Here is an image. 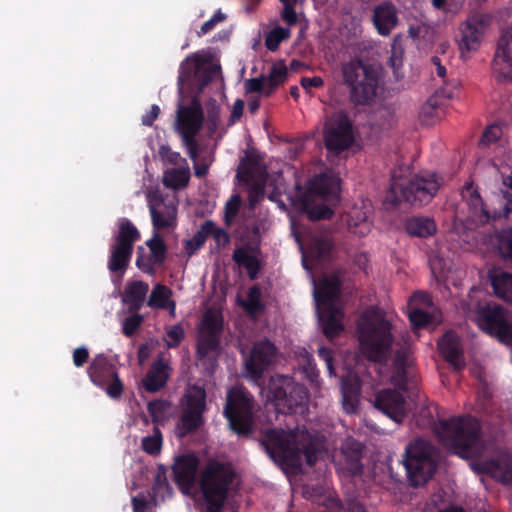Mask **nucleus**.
<instances>
[{
    "instance_id": "bb28decb",
    "label": "nucleus",
    "mask_w": 512,
    "mask_h": 512,
    "mask_svg": "<svg viewBox=\"0 0 512 512\" xmlns=\"http://www.w3.org/2000/svg\"><path fill=\"white\" fill-rule=\"evenodd\" d=\"M302 249V263L307 271H311L316 262L327 259L332 251L333 242L329 234H314L306 248L300 244Z\"/></svg>"
},
{
    "instance_id": "7c9ffc66",
    "label": "nucleus",
    "mask_w": 512,
    "mask_h": 512,
    "mask_svg": "<svg viewBox=\"0 0 512 512\" xmlns=\"http://www.w3.org/2000/svg\"><path fill=\"white\" fill-rule=\"evenodd\" d=\"M198 459L188 454L176 458L173 465L175 480L182 489H189L196 477Z\"/></svg>"
},
{
    "instance_id": "774afa93",
    "label": "nucleus",
    "mask_w": 512,
    "mask_h": 512,
    "mask_svg": "<svg viewBox=\"0 0 512 512\" xmlns=\"http://www.w3.org/2000/svg\"><path fill=\"white\" fill-rule=\"evenodd\" d=\"M301 86L309 93L312 88H320L323 85V79L319 76L304 77L300 81Z\"/></svg>"
},
{
    "instance_id": "6ab92c4d",
    "label": "nucleus",
    "mask_w": 512,
    "mask_h": 512,
    "mask_svg": "<svg viewBox=\"0 0 512 512\" xmlns=\"http://www.w3.org/2000/svg\"><path fill=\"white\" fill-rule=\"evenodd\" d=\"M324 141L331 153L347 149L352 141L351 125L343 113H336L325 123Z\"/></svg>"
},
{
    "instance_id": "8fccbe9b",
    "label": "nucleus",
    "mask_w": 512,
    "mask_h": 512,
    "mask_svg": "<svg viewBox=\"0 0 512 512\" xmlns=\"http://www.w3.org/2000/svg\"><path fill=\"white\" fill-rule=\"evenodd\" d=\"M158 154L165 165H172V167H176L187 163V160L183 158L180 153L172 151V149L165 144L159 147Z\"/></svg>"
},
{
    "instance_id": "864d4df0",
    "label": "nucleus",
    "mask_w": 512,
    "mask_h": 512,
    "mask_svg": "<svg viewBox=\"0 0 512 512\" xmlns=\"http://www.w3.org/2000/svg\"><path fill=\"white\" fill-rule=\"evenodd\" d=\"M162 444V437L158 430H155L154 433L150 436L143 438L142 447L144 451L149 454H156L160 451Z\"/></svg>"
},
{
    "instance_id": "49530a36",
    "label": "nucleus",
    "mask_w": 512,
    "mask_h": 512,
    "mask_svg": "<svg viewBox=\"0 0 512 512\" xmlns=\"http://www.w3.org/2000/svg\"><path fill=\"white\" fill-rule=\"evenodd\" d=\"M286 77L287 67L285 64L282 62L275 63L270 70L269 76L264 78L268 86L267 94H270L275 87L284 83Z\"/></svg>"
},
{
    "instance_id": "1a4fd4ad",
    "label": "nucleus",
    "mask_w": 512,
    "mask_h": 512,
    "mask_svg": "<svg viewBox=\"0 0 512 512\" xmlns=\"http://www.w3.org/2000/svg\"><path fill=\"white\" fill-rule=\"evenodd\" d=\"M503 183L508 186V189L501 195H496L489 206L483 204L478 191L472 184H468L463 189L462 198L469 209L466 219L468 228L484 225L491 218L507 216L512 211V173L504 179Z\"/></svg>"
},
{
    "instance_id": "2f4dec72",
    "label": "nucleus",
    "mask_w": 512,
    "mask_h": 512,
    "mask_svg": "<svg viewBox=\"0 0 512 512\" xmlns=\"http://www.w3.org/2000/svg\"><path fill=\"white\" fill-rule=\"evenodd\" d=\"M373 23L380 35H389L398 24L395 6L388 2L377 5L374 8Z\"/></svg>"
},
{
    "instance_id": "a878e982",
    "label": "nucleus",
    "mask_w": 512,
    "mask_h": 512,
    "mask_svg": "<svg viewBox=\"0 0 512 512\" xmlns=\"http://www.w3.org/2000/svg\"><path fill=\"white\" fill-rule=\"evenodd\" d=\"M458 46L463 57L477 51L481 45L484 35V22L479 17H472L465 21L460 27Z\"/></svg>"
},
{
    "instance_id": "f8f14e48",
    "label": "nucleus",
    "mask_w": 512,
    "mask_h": 512,
    "mask_svg": "<svg viewBox=\"0 0 512 512\" xmlns=\"http://www.w3.org/2000/svg\"><path fill=\"white\" fill-rule=\"evenodd\" d=\"M342 75L356 103H367L377 95L379 73L373 66L364 65L359 60H351L343 64Z\"/></svg>"
},
{
    "instance_id": "4d7b16f0",
    "label": "nucleus",
    "mask_w": 512,
    "mask_h": 512,
    "mask_svg": "<svg viewBox=\"0 0 512 512\" xmlns=\"http://www.w3.org/2000/svg\"><path fill=\"white\" fill-rule=\"evenodd\" d=\"M184 337V330L181 325H173L167 328L164 337L165 343L168 347L177 346Z\"/></svg>"
},
{
    "instance_id": "6e6d98bb",
    "label": "nucleus",
    "mask_w": 512,
    "mask_h": 512,
    "mask_svg": "<svg viewBox=\"0 0 512 512\" xmlns=\"http://www.w3.org/2000/svg\"><path fill=\"white\" fill-rule=\"evenodd\" d=\"M476 377L478 379V399L482 401L480 405L484 406V401L492 396V389L485 372L477 373Z\"/></svg>"
},
{
    "instance_id": "de8ad7c7",
    "label": "nucleus",
    "mask_w": 512,
    "mask_h": 512,
    "mask_svg": "<svg viewBox=\"0 0 512 512\" xmlns=\"http://www.w3.org/2000/svg\"><path fill=\"white\" fill-rule=\"evenodd\" d=\"M149 413L154 422H164L172 414V406L165 401H154L148 404Z\"/></svg>"
},
{
    "instance_id": "5701e85b",
    "label": "nucleus",
    "mask_w": 512,
    "mask_h": 512,
    "mask_svg": "<svg viewBox=\"0 0 512 512\" xmlns=\"http://www.w3.org/2000/svg\"><path fill=\"white\" fill-rule=\"evenodd\" d=\"M492 71L500 81H512V27L498 41Z\"/></svg>"
},
{
    "instance_id": "c03bdc74",
    "label": "nucleus",
    "mask_w": 512,
    "mask_h": 512,
    "mask_svg": "<svg viewBox=\"0 0 512 512\" xmlns=\"http://www.w3.org/2000/svg\"><path fill=\"white\" fill-rule=\"evenodd\" d=\"M490 245L501 257L512 261V228L497 232L490 238Z\"/></svg>"
},
{
    "instance_id": "338daca9",
    "label": "nucleus",
    "mask_w": 512,
    "mask_h": 512,
    "mask_svg": "<svg viewBox=\"0 0 512 512\" xmlns=\"http://www.w3.org/2000/svg\"><path fill=\"white\" fill-rule=\"evenodd\" d=\"M157 502L146 500L143 496L133 498V507L135 512H153Z\"/></svg>"
},
{
    "instance_id": "f03ea898",
    "label": "nucleus",
    "mask_w": 512,
    "mask_h": 512,
    "mask_svg": "<svg viewBox=\"0 0 512 512\" xmlns=\"http://www.w3.org/2000/svg\"><path fill=\"white\" fill-rule=\"evenodd\" d=\"M357 337L365 357L377 363L385 362L379 368L380 376L397 389H403L410 359L406 348L396 349L391 318L379 309L366 310L358 320Z\"/></svg>"
},
{
    "instance_id": "bf43d9fd",
    "label": "nucleus",
    "mask_w": 512,
    "mask_h": 512,
    "mask_svg": "<svg viewBox=\"0 0 512 512\" xmlns=\"http://www.w3.org/2000/svg\"><path fill=\"white\" fill-rule=\"evenodd\" d=\"M241 205V198L239 195L234 194L227 201L225 205V219L227 223H230L232 219L237 215Z\"/></svg>"
},
{
    "instance_id": "a18cd8bd",
    "label": "nucleus",
    "mask_w": 512,
    "mask_h": 512,
    "mask_svg": "<svg viewBox=\"0 0 512 512\" xmlns=\"http://www.w3.org/2000/svg\"><path fill=\"white\" fill-rule=\"evenodd\" d=\"M418 117L422 124L433 125L443 117V109L435 98H430L421 106Z\"/></svg>"
},
{
    "instance_id": "4be33fe9",
    "label": "nucleus",
    "mask_w": 512,
    "mask_h": 512,
    "mask_svg": "<svg viewBox=\"0 0 512 512\" xmlns=\"http://www.w3.org/2000/svg\"><path fill=\"white\" fill-rule=\"evenodd\" d=\"M409 319L415 328L427 327L440 322L439 313L434 310L430 297L424 292L414 293L408 302Z\"/></svg>"
},
{
    "instance_id": "a211bd4d",
    "label": "nucleus",
    "mask_w": 512,
    "mask_h": 512,
    "mask_svg": "<svg viewBox=\"0 0 512 512\" xmlns=\"http://www.w3.org/2000/svg\"><path fill=\"white\" fill-rule=\"evenodd\" d=\"M153 228L159 231H171L177 226L178 201L175 196L164 197L157 191L147 193Z\"/></svg>"
},
{
    "instance_id": "4c0bfd02",
    "label": "nucleus",
    "mask_w": 512,
    "mask_h": 512,
    "mask_svg": "<svg viewBox=\"0 0 512 512\" xmlns=\"http://www.w3.org/2000/svg\"><path fill=\"white\" fill-rule=\"evenodd\" d=\"M453 259L454 253H451L449 247L445 243L438 244L429 259L433 273L444 276L445 272L451 269Z\"/></svg>"
},
{
    "instance_id": "20e7f679",
    "label": "nucleus",
    "mask_w": 512,
    "mask_h": 512,
    "mask_svg": "<svg viewBox=\"0 0 512 512\" xmlns=\"http://www.w3.org/2000/svg\"><path fill=\"white\" fill-rule=\"evenodd\" d=\"M340 180L332 172L314 178L303 192L296 187L295 195L289 196L291 204L305 212L309 219H328L333 214V207L338 200Z\"/></svg>"
},
{
    "instance_id": "a19ab883",
    "label": "nucleus",
    "mask_w": 512,
    "mask_h": 512,
    "mask_svg": "<svg viewBox=\"0 0 512 512\" xmlns=\"http://www.w3.org/2000/svg\"><path fill=\"white\" fill-rule=\"evenodd\" d=\"M148 289V285L142 281H130L126 285L123 301L131 308L139 309L144 303Z\"/></svg>"
},
{
    "instance_id": "58836bf2",
    "label": "nucleus",
    "mask_w": 512,
    "mask_h": 512,
    "mask_svg": "<svg viewBox=\"0 0 512 512\" xmlns=\"http://www.w3.org/2000/svg\"><path fill=\"white\" fill-rule=\"evenodd\" d=\"M259 252L255 248L241 247L235 250L233 259L239 265L244 267L249 276L254 279L259 268Z\"/></svg>"
},
{
    "instance_id": "393cba45",
    "label": "nucleus",
    "mask_w": 512,
    "mask_h": 512,
    "mask_svg": "<svg viewBox=\"0 0 512 512\" xmlns=\"http://www.w3.org/2000/svg\"><path fill=\"white\" fill-rule=\"evenodd\" d=\"M166 248L163 240L157 233L146 242V248L138 247L136 265L145 273L152 274L156 267L160 266L165 258Z\"/></svg>"
},
{
    "instance_id": "412c9836",
    "label": "nucleus",
    "mask_w": 512,
    "mask_h": 512,
    "mask_svg": "<svg viewBox=\"0 0 512 512\" xmlns=\"http://www.w3.org/2000/svg\"><path fill=\"white\" fill-rule=\"evenodd\" d=\"M276 360V348L268 340L256 342L245 359V369L248 376L257 380Z\"/></svg>"
},
{
    "instance_id": "423d86ee",
    "label": "nucleus",
    "mask_w": 512,
    "mask_h": 512,
    "mask_svg": "<svg viewBox=\"0 0 512 512\" xmlns=\"http://www.w3.org/2000/svg\"><path fill=\"white\" fill-rule=\"evenodd\" d=\"M435 433L450 452L461 458L470 459L486 450V443L480 436L479 423L474 418L439 421L435 426Z\"/></svg>"
},
{
    "instance_id": "e2e57ef3",
    "label": "nucleus",
    "mask_w": 512,
    "mask_h": 512,
    "mask_svg": "<svg viewBox=\"0 0 512 512\" xmlns=\"http://www.w3.org/2000/svg\"><path fill=\"white\" fill-rule=\"evenodd\" d=\"M502 136V129L498 125L489 126L480 140L481 145H489Z\"/></svg>"
},
{
    "instance_id": "473e14b6",
    "label": "nucleus",
    "mask_w": 512,
    "mask_h": 512,
    "mask_svg": "<svg viewBox=\"0 0 512 512\" xmlns=\"http://www.w3.org/2000/svg\"><path fill=\"white\" fill-rule=\"evenodd\" d=\"M438 348L440 353L455 368L459 369L464 365L462 347L455 333H446L438 342Z\"/></svg>"
},
{
    "instance_id": "09e8293b",
    "label": "nucleus",
    "mask_w": 512,
    "mask_h": 512,
    "mask_svg": "<svg viewBox=\"0 0 512 512\" xmlns=\"http://www.w3.org/2000/svg\"><path fill=\"white\" fill-rule=\"evenodd\" d=\"M290 34L291 32L289 28L276 27L272 29L266 37V47L271 51H275L282 41L290 37Z\"/></svg>"
},
{
    "instance_id": "4468645a",
    "label": "nucleus",
    "mask_w": 512,
    "mask_h": 512,
    "mask_svg": "<svg viewBox=\"0 0 512 512\" xmlns=\"http://www.w3.org/2000/svg\"><path fill=\"white\" fill-rule=\"evenodd\" d=\"M206 411V392L199 386L186 389L180 401V419L176 425V434L180 437L198 429L204 423Z\"/></svg>"
},
{
    "instance_id": "7ed1b4c3",
    "label": "nucleus",
    "mask_w": 512,
    "mask_h": 512,
    "mask_svg": "<svg viewBox=\"0 0 512 512\" xmlns=\"http://www.w3.org/2000/svg\"><path fill=\"white\" fill-rule=\"evenodd\" d=\"M263 445L270 458L281 466L297 467L305 460L312 465L322 454L318 437L312 438L305 430H268Z\"/></svg>"
},
{
    "instance_id": "cd10ccee",
    "label": "nucleus",
    "mask_w": 512,
    "mask_h": 512,
    "mask_svg": "<svg viewBox=\"0 0 512 512\" xmlns=\"http://www.w3.org/2000/svg\"><path fill=\"white\" fill-rule=\"evenodd\" d=\"M375 407L397 423L402 422L406 414V403L398 391L379 392L375 398Z\"/></svg>"
},
{
    "instance_id": "2eb2a0df",
    "label": "nucleus",
    "mask_w": 512,
    "mask_h": 512,
    "mask_svg": "<svg viewBox=\"0 0 512 512\" xmlns=\"http://www.w3.org/2000/svg\"><path fill=\"white\" fill-rule=\"evenodd\" d=\"M252 409V400L246 390L242 387H234L229 391L224 414L233 431L244 434L250 430Z\"/></svg>"
},
{
    "instance_id": "e433bc0d",
    "label": "nucleus",
    "mask_w": 512,
    "mask_h": 512,
    "mask_svg": "<svg viewBox=\"0 0 512 512\" xmlns=\"http://www.w3.org/2000/svg\"><path fill=\"white\" fill-rule=\"evenodd\" d=\"M169 378V367L162 360L156 361L145 379L143 385L149 392H156L161 389Z\"/></svg>"
},
{
    "instance_id": "052dcab7",
    "label": "nucleus",
    "mask_w": 512,
    "mask_h": 512,
    "mask_svg": "<svg viewBox=\"0 0 512 512\" xmlns=\"http://www.w3.org/2000/svg\"><path fill=\"white\" fill-rule=\"evenodd\" d=\"M267 177L264 172L260 174V179L253 183V187L251 188L249 200L250 205L254 206L256 202L263 196V189L266 183Z\"/></svg>"
},
{
    "instance_id": "dca6fc26",
    "label": "nucleus",
    "mask_w": 512,
    "mask_h": 512,
    "mask_svg": "<svg viewBox=\"0 0 512 512\" xmlns=\"http://www.w3.org/2000/svg\"><path fill=\"white\" fill-rule=\"evenodd\" d=\"M223 326V317L220 309L207 310L199 325L198 357L202 361L205 358L213 360L217 354L220 333Z\"/></svg>"
},
{
    "instance_id": "680f3d73",
    "label": "nucleus",
    "mask_w": 512,
    "mask_h": 512,
    "mask_svg": "<svg viewBox=\"0 0 512 512\" xmlns=\"http://www.w3.org/2000/svg\"><path fill=\"white\" fill-rule=\"evenodd\" d=\"M226 18L225 14L221 11H217L208 21H206L197 32L198 36H203L212 31L217 24L224 21Z\"/></svg>"
},
{
    "instance_id": "b1692460",
    "label": "nucleus",
    "mask_w": 512,
    "mask_h": 512,
    "mask_svg": "<svg viewBox=\"0 0 512 512\" xmlns=\"http://www.w3.org/2000/svg\"><path fill=\"white\" fill-rule=\"evenodd\" d=\"M470 467L478 474H488L504 484H512V455L502 452L486 463L470 462Z\"/></svg>"
},
{
    "instance_id": "f257e3e1",
    "label": "nucleus",
    "mask_w": 512,
    "mask_h": 512,
    "mask_svg": "<svg viewBox=\"0 0 512 512\" xmlns=\"http://www.w3.org/2000/svg\"><path fill=\"white\" fill-rule=\"evenodd\" d=\"M219 72V66L211 61L207 52H197L188 56L180 65L178 92L180 95L174 128L188 148V154L196 160L195 136L202 127L209 134L217 131L219 125V109L212 107L204 112L200 102L193 98L190 103L184 102V94L199 92Z\"/></svg>"
},
{
    "instance_id": "37998d69",
    "label": "nucleus",
    "mask_w": 512,
    "mask_h": 512,
    "mask_svg": "<svg viewBox=\"0 0 512 512\" xmlns=\"http://www.w3.org/2000/svg\"><path fill=\"white\" fill-rule=\"evenodd\" d=\"M406 230L412 236L428 237L436 232V224L428 217H413L406 222Z\"/></svg>"
},
{
    "instance_id": "9d476101",
    "label": "nucleus",
    "mask_w": 512,
    "mask_h": 512,
    "mask_svg": "<svg viewBox=\"0 0 512 512\" xmlns=\"http://www.w3.org/2000/svg\"><path fill=\"white\" fill-rule=\"evenodd\" d=\"M481 291L473 289L469 294L471 302L467 306V314L477 326L499 342L512 344V318L498 305L474 304Z\"/></svg>"
},
{
    "instance_id": "72a5a7b5",
    "label": "nucleus",
    "mask_w": 512,
    "mask_h": 512,
    "mask_svg": "<svg viewBox=\"0 0 512 512\" xmlns=\"http://www.w3.org/2000/svg\"><path fill=\"white\" fill-rule=\"evenodd\" d=\"M341 390L344 410L347 413H354L358 407V392L360 390V382L357 375L348 371L346 378L342 377Z\"/></svg>"
},
{
    "instance_id": "c9c22d12",
    "label": "nucleus",
    "mask_w": 512,
    "mask_h": 512,
    "mask_svg": "<svg viewBox=\"0 0 512 512\" xmlns=\"http://www.w3.org/2000/svg\"><path fill=\"white\" fill-rule=\"evenodd\" d=\"M190 180V167L188 163L176 167L166 168L163 173V184L171 189H184Z\"/></svg>"
},
{
    "instance_id": "ddd939ff",
    "label": "nucleus",
    "mask_w": 512,
    "mask_h": 512,
    "mask_svg": "<svg viewBox=\"0 0 512 512\" xmlns=\"http://www.w3.org/2000/svg\"><path fill=\"white\" fill-rule=\"evenodd\" d=\"M403 463L411 485L420 486L432 477L436 469V455L431 445L420 439L406 448Z\"/></svg>"
},
{
    "instance_id": "f704fd0d",
    "label": "nucleus",
    "mask_w": 512,
    "mask_h": 512,
    "mask_svg": "<svg viewBox=\"0 0 512 512\" xmlns=\"http://www.w3.org/2000/svg\"><path fill=\"white\" fill-rule=\"evenodd\" d=\"M147 304L152 309H167L172 316L175 315L176 304L172 300V291L162 284L153 287Z\"/></svg>"
},
{
    "instance_id": "79ce46f5",
    "label": "nucleus",
    "mask_w": 512,
    "mask_h": 512,
    "mask_svg": "<svg viewBox=\"0 0 512 512\" xmlns=\"http://www.w3.org/2000/svg\"><path fill=\"white\" fill-rule=\"evenodd\" d=\"M214 234L218 241H227V235L221 229H216L214 224L210 221L202 225L201 230L193 237V239L186 241V251L188 254L195 252L205 240L206 235Z\"/></svg>"
},
{
    "instance_id": "9b49d317",
    "label": "nucleus",
    "mask_w": 512,
    "mask_h": 512,
    "mask_svg": "<svg viewBox=\"0 0 512 512\" xmlns=\"http://www.w3.org/2000/svg\"><path fill=\"white\" fill-rule=\"evenodd\" d=\"M261 393L267 401V409L273 406L281 413L297 412L298 407L303 406L308 399L304 387L286 376L272 377Z\"/></svg>"
},
{
    "instance_id": "aec40b11",
    "label": "nucleus",
    "mask_w": 512,
    "mask_h": 512,
    "mask_svg": "<svg viewBox=\"0 0 512 512\" xmlns=\"http://www.w3.org/2000/svg\"><path fill=\"white\" fill-rule=\"evenodd\" d=\"M91 381L104 389L111 398H118L123 392V385L112 365L104 356H97L88 369Z\"/></svg>"
},
{
    "instance_id": "c85d7f7f",
    "label": "nucleus",
    "mask_w": 512,
    "mask_h": 512,
    "mask_svg": "<svg viewBox=\"0 0 512 512\" xmlns=\"http://www.w3.org/2000/svg\"><path fill=\"white\" fill-rule=\"evenodd\" d=\"M361 444L351 439H347L343 444L341 451L336 455L335 463L341 474L357 475L361 471Z\"/></svg>"
},
{
    "instance_id": "0eeeda50",
    "label": "nucleus",
    "mask_w": 512,
    "mask_h": 512,
    "mask_svg": "<svg viewBox=\"0 0 512 512\" xmlns=\"http://www.w3.org/2000/svg\"><path fill=\"white\" fill-rule=\"evenodd\" d=\"M409 174L408 166H401L393 171L390 191L386 196V201L391 205L403 201L417 205L426 204L440 187V181L434 173L423 172L413 179L408 177Z\"/></svg>"
},
{
    "instance_id": "6e6552de",
    "label": "nucleus",
    "mask_w": 512,
    "mask_h": 512,
    "mask_svg": "<svg viewBox=\"0 0 512 512\" xmlns=\"http://www.w3.org/2000/svg\"><path fill=\"white\" fill-rule=\"evenodd\" d=\"M340 281L337 275H324L319 282L313 279V295L319 323L329 338L338 336L344 329L339 298Z\"/></svg>"
},
{
    "instance_id": "c756f323",
    "label": "nucleus",
    "mask_w": 512,
    "mask_h": 512,
    "mask_svg": "<svg viewBox=\"0 0 512 512\" xmlns=\"http://www.w3.org/2000/svg\"><path fill=\"white\" fill-rule=\"evenodd\" d=\"M372 205L368 201H361L350 208L347 213L348 229L359 236H365L371 231Z\"/></svg>"
},
{
    "instance_id": "5fc2aeb1",
    "label": "nucleus",
    "mask_w": 512,
    "mask_h": 512,
    "mask_svg": "<svg viewBox=\"0 0 512 512\" xmlns=\"http://www.w3.org/2000/svg\"><path fill=\"white\" fill-rule=\"evenodd\" d=\"M260 297L261 293L257 287H252L249 289L247 300L242 302V304L250 314H255L260 310Z\"/></svg>"
},
{
    "instance_id": "39448f33",
    "label": "nucleus",
    "mask_w": 512,
    "mask_h": 512,
    "mask_svg": "<svg viewBox=\"0 0 512 512\" xmlns=\"http://www.w3.org/2000/svg\"><path fill=\"white\" fill-rule=\"evenodd\" d=\"M236 485V475L228 464L211 461L201 474L200 487L203 506L207 512H236L237 506L231 501Z\"/></svg>"
},
{
    "instance_id": "69168bd1",
    "label": "nucleus",
    "mask_w": 512,
    "mask_h": 512,
    "mask_svg": "<svg viewBox=\"0 0 512 512\" xmlns=\"http://www.w3.org/2000/svg\"><path fill=\"white\" fill-rule=\"evenodd\" d=\"M142 322V316L135 314L132 316H129L123 321L122 328L123 333L127 336H131L134 334V332L137 330V328L140 326Z\"/></svg>"
},
{
    "instance_id": "13d9d810",
    "label": "nucleus",
    "mask_w": 512,
    "mask_h": 512,
    "mask_svg": "<svg viewBox=\"0 0 512 512\" xmlns=\"http://www.w3.org/2000/svg\"><path fill=\"white\" fill-rule=\"evenodd\" d=\"M298 358L299 367H301L309 377H314L316 373L313 365V359L309 352L305 348H300Z\"/></svg>"
},
{
    "instance_id": "f3484780",
    "label": "nucleus",
    "mask_w": 512,
    "mask_h": 512,
    "mask_svg": "<svg viewBox=\"0 0 512 512\" xmlns=\"http://www.w3.org/2000/svg\"><path fill=\"white\" fill-rule=\"evenodd\" d=\"M119 231L111 247V256L108 268L112 272L124 270L130 260L134 242L140 238L136 227L127 219L119 221Z\"/></svg>"
},
{
    "instance_id": "ea45409f",
    "label": "nucleus",
    "mask_w": 512,
    "mask_h": 512,
    "mask_svg": "<svg viewBox=\"0 0 512 512\" xmlns=\"http://www.w3.org/2000/svg\"><path fill=\"white\" fill-rule=\"evenodd\" d=\"M490 280L495 294L512 303V275L500 269L490 272Z\"/></svg>"
},
{
    "instance_id": "603ef678",
    "label": "nucleus",
    "mask_w": 512,
    "mask_h": 512,
    "mask_svg": "<svg viewBox=\"0 0 512 512\" xmlns=\"http://www.w3.org/2000/svg\"><path fill=\"white\" fill-rule=\"evenodd\" d=\"M153 493L155 502L163 501L170 497L172 494V488L166 481L165 477L161 474H158L157 476L156 483L153 488Z\"/></svg>"
},
{
    "instance_id": "3c124183",
    "label": "nucleus",
    "mask_w": 512,
    "mask_h": 512,
    "mask_svg": "<svg viewBox=\"0 0 512 512\" xmlns=\"http://www.w3.org/2000/svg\"><path fill=\"white\" fill-rule=\"evenodd\" d=\"M403 54L404 49L400 41L397 38H395L392 43V54L390 57V64L394 70V74L396 77L401 76L400 70L403 65Z\"/></svg>"
},
{
    "instance_id": "0e129e2a",
    "label": "nucleus",
    "mask_w": 512,
    "mask_h": 512,
    "mask_svg": "<svg viewBox=\"0 0 512 512\" xmlns=\"http://www.w3.org/2000/svg\"><path fill=\"white\" fill-rule=\"evenodd\" d=\"M245 90L247 93L262 92L266 95L268 86L264 78H252L245 81Z\"/></svg>"
}]
</instances>
